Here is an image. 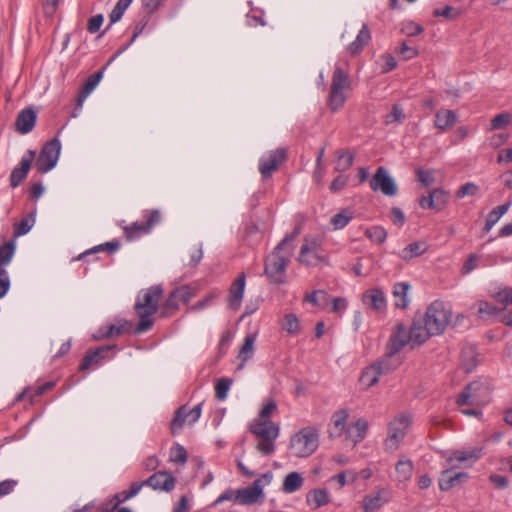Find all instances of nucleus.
Here are the masks:
<instances>
[{"label":"nucleus","mask_w":512,"mask_h":512,"mask_svg":"<svg viewBox=\"0 0 512 512\" xmlns=\"http://www.w3.org/2000/svg\"><path fill=\"white\" fill-rule=\"evenodd\" d=\"M298 234L299 229H295L290 234H287L265 259L264 273L271 283L283 284L285 282L286 269L292 255L290 244Z\"/></svg>","instance_id":"f257e3e1"},{"label":"nucleus","mask_w":512,"mask_h":512,"mask_svg":"<svg viewBox=\"0 0 512 512\" xmlns=\"http://www.w3.org/2000/svg\"><path fill=\"white\" fill-rule=\"evenodd\" d=\"M163 294L161 285H153L140 291L134 305L139 322L135 328L136 334L147 332L153 326L152 316L158 311V302Z\"/></svg>","instance_id":"f03ea898"},{"label":"nucleus","mask_w":512,"mask_h":512,"mask_svg":"<svg viewBox=\"0 0 512 512\" xmlns=\"http://www.w3.org/2000/svg\"><path fill=\"white\" fill-rule=\"evenodd\" d=\"M351 88L348 72L342 67L336 66L331 79V87L328 96V106L332 112L339 111L347 100L346 92Z\"/></svg>","instance_id":"7ed1b4c3"},{"label":"nucleus","mask_w":512,"mask_h":512,"mask_svg":"<svg viewBox=\"0 0 512 512\" xmlns=\"http://www.w3.org/2000/svg\"><path fill=\"white\" fill-rule=\"evenodd\" d=\"M351 88L348 72L342 67L336 66L331 79V87L328 96V106L332 112L339 111L347 100L346 92Z\"/></svg>","instance_id":"20e7f679"},{"label":"nucleus","mask_w":512,"mask_h":512,"mask_svg":"<svg viewBox=\"0 0 512 512\" xmlns=\"http://www.w3.org/2000/svg\"><path fill=\"white\" fill-rule=\"evenodd\" d=\"M451 309L442 301L432 302L426 309L424 322L434 336L442 334L451 320Z\"/></svg>","instance_id":"39448f33"},{"label":"nucleus","mask_w":512,"mask_h":512,"mask_svg":"<svg viewBox=\"0 0 512 512\" xmlns=\"http://www.w3.org/2000/svg\"><path fill=\"white\" fill-rule=\"evenodd\" d=\"M319 445V435L312 427L302 428L290 440L292 454L299 458L313 454Z\"/></svg>","instance_id":"423d86ee"},{"label":"nucleus","mask_w":512,"mask_h":512,"mask_svg":"<svg viewBox=\"0 0 512 512\" xmlns=\"http://www.w3.org/2000/svg\"><path fill=\"white\" fill-rule=\"evenodd\" d=\"M142 217L143 220L135 221L124 227L125 236L129 241L150 233L161 220V214L158 209L144 210Z\"/></svg>","instance_id":"0eeeda50"},{"label":"nucleus","mask_w":512,"mask_h":512,"mask_svg":"<svg viewBox=\"0 0 512 512\" xmlns=\"http://www.w3.org/2000/svg\"><path fill=\"white\" fill-rule=\"evenodd\" d=\"M490 401V390L486 383L473 381L469 383L457 397V404L485 405Z\"/></svg>","instance_id":"6e6552de"},{"label":"nucleus","mask_w":512,"mask_h":512,"mask_svg":"<svg viewBox=\"0 0 512 512\" xmlns=\"http://www.w3.org/2000/svg\"><path fill=\"white\" fill-rule=\"evenodd\" d=\"M298 261L305 266H316L319 263L328 264V258L323 254L322 241L318 237H305Z\"/></svg>","instance_id":"1a4fd4ad"},{"label":"nucleus","mask_w":512,"mask_h":512,"mask_svg":"<svg viewBox=\"0 0 512 512\" xmlns=\"http://www.w3.org/2000/svg\"><path fill=\"white\" fill-rule=\"evenodd\" d=\"M411 420L409 415L401 414L397 416L388 426V436L384 442L385 450L388 452L396 451L403 441Z\"/></svg>","instance_id":"9d476101"},{"label":"nucleus","mask_w":512,"mask_h":512,"mask_svg":"<svg viewBox=\"0 0 512 512\" xmlns=\"http://www.w3.org/2000/svg\"><path fill=\"white\" fill-rule=\"evenodd\" d=\"M60 151L61 143L57 137L48 141L36 159L35 167L37 171L44 174L52 170L58 162Z\"/></svg>","instance_id":"9b49d317"},{"label":"nucleus","mask_w":512,"mask_h":512,"mask_svg":"<svg viewBox=\"0 0 512 512\" xmlns=\"http://www.w3.org/2000/svg\"><path fill=\"white\" fill-rule=\"evenodd\" d=\"M35 224L34 214L23 217L18 223L14 224V239L2 244V267L9 264L15 249L16 238L27 234Z\"/></svg>","instance_id":"f8f14e48"},{"label":"nucleus","mask_w":512,"mask_h":512,"mask_svg":"<svg viewBox=\"0 0 512 512\" xmlns=\"http://www.w3.org/2000/svg\"><path fill=\"white\" fill-rule=\"evenodd\" d=\"M194 295L195 290L188 285L175 288L162 306V316H172L182 304H187Z\"/></svg>","instance_id":"ddd939ff"},{"label":"nucleus","mask_w":512,"mask_h":512,"mask_svg":"<svg viewBox=\"0 0 512 512\" xmlns=\"http://www.w3.org/2000/svg\"><path fill=\"white\" fill-rule=\"evenodd\" d=\"M370 188L373 191H381L385 196H395L398 188L388 170L380 166L370 180Z\"/></svg>","instance_id":"4468645a"},{"label":"nucleus","mask_w":512,"mask_h":512,"mask_svg":"<svg viewBox=\"0 0 512 512\" xmlns=\"http://www.w3.org/2000/svg\"><path fill=\"white\" fill-rule=\"evenodd\" d=\"M285 159L286 150L283 148H277L263 155L259 160V172L262 178H270L272 173L278 169Z\"/></svg>","instance_id":"2eb2a0df"},{"label":"nucleus","mask_w":512,"mask_h":512,"mask_svg":"<svg viewBox=\"0 0 512 512\" xmlns=\"http://www.w3.org/2000/svg\"><path fill=\"white\" fill-rule=\"evenodd\" d=\"M409 343H411V339L407 327L403 323H398L387 342L386 356H395Z\"/></svg>","instance_id":"dca6fc26"},{"label":"nucleus","mask_w":512,"mask_h":512,"mask_svg":"<svg viewBox=\"0 0 512 512\" xmlns=\"http://www.w3.org/2000/svg\"><path fill=\"white\" fill-rule=\"evenodd\" d=\"M202 402L189 409L186 405L179 407L175 416L171 421V431L173 434L177 433L183 427L185 422L194 424L198 421L202 412Z\"/></svg>","instance_id":"f3484780"},{"label":"nucleus","mask_w":512,"mask_h":512,"mask_svg":"<svg viewBox=\"0 0 512 512\" xmlns=\"http://www.w3.org/2000/svg\"><path fill=\"white\" fill-rule=\"evenodd\" d=\"M262 495V481L261 479H256L249 487L235 491V501L242 505H252L256 503Z\"/></svg>","instance_id":"a211bd4d"},{"label":"nucleus","mask_w":512,"mask_h":512,"mask_svg":"<svg viewBox=\"0 0 512 512\" xmlns=\"http://www.w3.org/2000/svg\"><path fill=\"white\" fill-rule=\"evenodd\" d=\"M35 156L36 152L34 150H28L21 158L19 165L12 170L10 175V184L13 188L19 186L27 177Z\"/></svg>","instance_id":"6ab92c4d"},{"label":"nucleus","mask_w":512,"mask_h":512,"mask_svg":"<svg viewBox=\"0 0 512 512\" xmlns=\"http://www.w3.org/2000/svg\"><path fill=\"white\" fill-rule=\"evenodd\" d=\"M153 490L171 492L175 488L176 478L167 471H158L145 480Z\"/></svg>","instance_id":"aec40b11"},{"label":"nucleus","mask_w":512,"mask_h":512,"mask_svg":"<svg viewBox=\"0 0 512 512\" xmlns=\"http://www.w3.org/2000/svg\"><path fill=\"white\" fill-rule=\"evenodd\" d=\"M116 349V345H104L96 348L95 350H89L84 356L80 366V371H85L91 367L97 366L102 360L107 359L109 352Z\"/></svg>","instance_id":"412c9836"},{"label":"nucleus","mask_w":512,"mask_h":512,"mask_svg":"<svg viewBox=\"0 0 512 512\" xmlns=\"http://www.w3.org/2000/svg\"><path fill=\"white\" fill-rule=\"evenodd\" d=\"M411 346L424 344L433 333H430L429 327L426 325L423 319H414L410 330H408Z\"/></svg>","instance_id":"4be33fe9"},{"label":"nucleus","mask_w":512,"mask_h":512,"mask_svg":"<svg viewBox=\"0 0 512 512\" xmlns=\"http://www.w3.org/2000/svg\"><path fill=\"white\" fill-rule=\"evenodd\" d=\"M250 431L259 438L276 439L279 436V427L271 420H256Z\"/></svg>","instance_id":"5701e85b"},{"label":"nucleus","mask_w":512,"mask_h":512,"mask_svg":"<svg viewBox=\"0 0 512 512\" xmlns=\"http://www.w3.org/2000/svg\"><path fill=\"white\" fill-rule=\"evenodd\" d=\"M246 284L245 273L242 272L238 275L229 289L228 304L232 309H238L242 303L244 290Z\"/></svg>","instance_id":"b1692460"},{"label":"nucleus","mask_w":512,"mask_h":512,"mask_svg":"<svg viewBox=\"0 0 512 512\" xmlns=\"http://www.w3.org/2000/svg\"><path fill=\"white\" fill-rule=\"evenodd\" d=\"M37 120L35 111L31 108L23 109L16 118V129L21 134H27L33 130Z\"/></svg>","instance_id":"393cba45"},{"label":"nucleus","mask_w":512,"mask_h":512,"mask_svg":"<svg viewBox=\"0 0 512 512\" xmlns=\"http://www.w3.org/2000/svg\"><path fill=\"white\" fill-rule=\"evenodd\" d=\"M468 477L469 475L466 472L452 473L451 470L447 469L441 473L439 478V488L442 491H449L453 487H456L466 481Z\"/></svg>","instance_id":"a878e982"},{"label":"nucleus","mask_w":512,"mask_h":512,"mask_svg":"<svg viewBox=\"0 0 512 512\" xmlns=\"http://www.w3.org/2000/svg\"><path fill=\"white\" fill-rule=\"evenodd\" d=\"M457 114L449 109H439L435 114L434 125L441 132L452 128L457 122Z\"/></svg>","instance_id":"bb28decb"},{"label":"nucleus","mask_w":512,"mask_h":512,"mask_svg":"<svg viewBox=\"0 0 512 512\" xmlns=\"http://www.w3.org/2000/svg\"><path fill=\"white\" fill-rule=\"evenodd\" d=\"M362 300L375 311L381 312L386 309V298L380 289L366 291L363 294Z\"/></svg>","instance_id":"cd10ccee"},{"label":"nucleus","mask_w":512,"mask_h":512,"mask_svg":"<svg viewBox=\"0 0 512 512\" xmlns=\"http://www.w3.org/2000/svg\"><path fill=\"white\" fill-rule=\"evenodd\" d=\"M367 430L368 422L360 418L347 427L346 436L352 441L353 446H355L365 438Z\"/></svg>","instance_id":"c85d7f7f"},{"label":"nucleus","mask_w":512,"mask_h":512,"mask_svg":"<svg viewBox=\"0 0 512 512\" xmlns=\"http://www.w3.org/2000/svg\"><path fill=\"white\" fill-rule=\"evenodd\" d=\"M370 40L371 32L368 28V25L364 23L359 33L357 34L355 40L348 45L347 51L351 55H357L364 49V47L369 43Z\"/></svg>","instance_id":"c756f323"},{"label":"nucleus","mask_w":512,"mask_h":512,"mask_svg":"<svg viewBox=\"0 0 512 512\" xmlns=\"http://www.w3.org/2000/svg\"><path fill=\"white\" fill-rule=\"evenodd\" d=\"M483 455V448L476 447L468 450H457L454 451L448 458V462L452 464L454 461L457 462H476Z\"/></svg>","instance_id":"7c9ffc66"},{"label":"nucleus","mask_w":512,"mask_h":512,"mask_svg":"<svg viewBox=\"0 0 512 512\" xmlns=\"http://www.w3.org/2000/svg\"><path fill=\"white\" fill-rule=\"evenodd\" d=\"M102 76H103V71H98L88 77L86 82L83 84V86L78 94V97H77V107L78 108H82L85 99L96 88V86L100 82Z\"/></svg>","instance_id":"2f4dec72"},{"label":"nucleus","mask_w":512,"mask_h":512,"mask_svg":"<svg viewBox=\"0 0 512 512\" xmlns=\"http://www.w3.org/2000/svg\"><path fill=\"white\" fill-rule=\"evenodd\" d=\"M348 412L346 410H338L332 415V427L329 429L330 437H339L346 432V423Z\"/></svg>","instance_id":"473e14b6"},{"label":"nucleus","mask_w":512,"mask_h":512,"mask_svg":"<svg viewBox=\"0 0 512 512\" xmlns=\"http://www.w3.org/2000/svg\"><path fill=\"white\" fill-rule=\"evenodd\" d=\"M384 372L385 371H382V367H381L380 363L373 364V365L367 367L362 372V375L360 377V382L362 385L369 388V387L375 385L379 381L380 376Z\"/></svg>","instance_id":"72a5a7b5"},{"label":"nucleus","mask_w":512,"mask_h":512,"mask_svg":"<svg viewBox=\"0 0 512 512\" xmlns=\"http://www.w3.org/2000/svg\"><path fill=\"white\" fill-rule=\"evenodd\" d=\"M255 340V334H248L244 338L243 344L241 345L238 354V358L241 360V363L237 369H242L245 363L253 357Z\"/></svg>","instance_id":"f704fd0d"},{"label":"nucleus","mask_w":512,"mask_h":512,"mask_svg":"<svg viewBox=\"0 0 512 512\" xmlns=\"http://www.w3.org/2000/svg\"><path fill=\"white\" fill-rule=\"evenodd\" d=\"M395 470L397 474V480L399 482L408 481L413 475V462L407 456L401 455L395 466Z\"/></svg>","instance_id":"c9c22d12"},{"label":"nucleus","mask_w":512,"mask_h":512,"mask_svg":"<svg viewBox=\"0 0 512 512\" xmlns=\"http://www.w3.org/2000/svg\"><path fill=\"white\" fill-rule=\"evenodd\" d=\"M304 483V478L299 472L293 471L288 473L282 483V491L291 494L298 491Z\"/></svg>","instance_id":"e433bc0d"},{"label":"nucleus","mask_w":512,"mask_h":512,"mask_svg":"<svg viewBox=\"0 0 512 512\" xmlns=\"http://www.w3.org/2000/svg\"><path fill=\"white\" fill-rule=\"evenodd\" d=\"M410 285L406 282L396 283L393 287V296L395 298V306L400 309H405L409 305L408 291Z\"/></svg>","instance_id":"4c0bfd02"},{"label":"nucleus","mask_w":512,"mask_h":512,"mask_svg":"<svg viewBox=\"0 0 512 512\" xmlns=\"http://www.w3.org/2000/svg\"><path fill=\"white\" fill-rule=\"evenodd\" d=\"M308 505L314 504L313 508L318 509L330 502L329 492L326 489H314L306 496Z\"/></svg>","instance_id":"58836bf2"},{"label":"nucleus","mask_w":512,"mask_h":512,"mask_svg":"<svg viewBox=\"0 0 512 512\" xmlns=\"http://www.w3.org/2000/svg\"><path fill=\"white\" fill-rule=\"evenodd\" d=\"M426 250L427 245L425 242H412L399 253V257L405 261H409L414 257L423 255Z\"/></svg>","instance_id":"ea45409f"},{"label":"nucleus","mask_w":512,"mask_h":512,"mask_svg":"<svg viewBox=\"0 0 512 512\" xmlns=\"http://www.w3.org/2000/svg\"><path fill=\"white\" fill-rule=\"evenodd\" d=\"M387 494L384 489L379 490L375 494L366 495L363 499V507L368 509H379L384 503L388 502L389 498L382 499V495Z\"/></svg>","instance_id":"a19ab883"},{"label":"nucleus","mask_w":512,"mask_h":512,"mask_svg":"<svg viewBox=\"0 0 512 512\" xmlns=\"http://www.w3.org/2000/svg\"><path fill=\"white\" fill-rule=\"evenodd\" d=\"M54 386L53 382H46L37 387H28L22 393H20L17 399L28 397L31 402H34L37 397H40L44 392L51 389Z\"/></svg>","instance_id":"79ce46f5"},{"label":"nucleus","mask_w":512,"mask_h":512,"mask_svg":"<svg viewBox=\"0 0 512 512\" xmlns=\"http://www.w3.org/2000/svg\"><path fill=\"white\" fill-rule=\"evenodd\" d=\"M354 162V154L348 150H339L337 151V161L335 170L339 172H344L348 170Z\"/></svg>","instance_id":"37998d69"},{"label":"nucleus","mask_w":512,"mask_h":512,"mask_svg":"<svg viewBox=\"0 0 512 512\" xmlns=\"http://www.w3.org/2000/svg\"><path fill=\"white\" fill-rule=\"evenodd\" d=\"M430 195L434 202V210L441 211L447 205L449 200V193L444 189H433L430 192Z\"/></svg>","instance_id":"c03bdc74"},{"label":"nucleus","mask_w":512,"mask_h":512,"mask_svg":"<svg viewBox=\"0 0 512 512\" xmlns=\"http://www.w3.org/2000/svg\"><path fill=\"white\" fill-rule=\"evenodd\" d=\"M132 2L133 0H118L113 10L109 14L110 26L122 18L124 12Z\"/></svg>","instance_id":"a18cd8bd"},{"label":"nucleus","mask_w":512,"mask_h":512,"mask_svg":"<svg viewBox=\"0 0 512 512\" xmlns=\"http://www.w3.org/2000/svg\"><path fill=\"white\" fill-rule=\"evenodd\" d=\"M119 248H120L119 241H117V240L109 241V242L97 245V246L91 248L90 250H87L86 252H84L83 254H81L79 256V259H82L83 257H85L87 255L94 254V253L100 252V251H107L108 253H114Z\"/></svg>","instance_id":"49530a36"},{"label":"nucleus","mask_w":512,"mask_h":512,"mask_svg":"<svg viewBox=\"0 0 512 512\" xmlns=\"http://www.w3.org/2000/svg\"><path fill=\"white\" fill-rule=\"evenodd\" d=\"M353 213L349 210H343L340 213L335 214L330 223L333 225L334 229H343L348 223L352 220Z\"/></svg>","instance_id":"de8ad7c7"},{"label":"nucleus","mask_w":512,"mask_h":512,"mask_svg":"<svg viewBox=\"0 0 512 512\" xmlns=\"http://www.w3.org/2000/svg\"><path fill=\"white\" fill-rule=\"evenodd\" d=\"M231 378H220L215 385V397L219 401H224L227 398L228 391L232 385Z\"/></svg>","instance_id":"09e8293b"},{"label":"nucleus","mask_w":512,"mask_h":512,"mask_svg":"<svg viewBox=\"0 0 512 512\" xmlns=\"http://www.w3.org/2000/svg\"><path fill=\"white\" fill-rule=\"evenodd\" d=\"M131 323L128 321H123L119 325L112 324L109 325L105 332L101 334L104 338H109L112 336H119L129 331L131 328Z\"/></svg>","instance_id":"8fccbe9b"},{"label":"nucleus","mask_w":512,"mask_h":512,"mask_svg":"<svg viewBox=\"0 0 512 512\" xmlns=\"http://www.w3.org/2000/svg\"><path fill=\"white\" fill-rule=\"evenodd\" d=\"M187 451L180 445L176 444L170 449L169 460L176 464H185L187 462Z\"/></svg>","instance_id":"3c124183"},{"label":"nucleus","mask_w":512,"mask_h":512,"mask_svg":"<svg viewBox=\"0 0 512 512\" xmlns=\"http://www.w3.org/2000/svg\"><path fill=\"white\" fill-rule=\"evenodd\" d=\"M282 329L292 335L298 334L300 332V322L297 316L291 313L285 315Z\"/></svg>","instance_id":"603ef678"},{"label":"nucleus","mask_w":512,"mask_h":512,"mask_svg":"<svg viewBox=\"0 0 512 512\" xmlns=\"http://www.w3.org/2000/svg\"><path fill=\"white\" fill-rule=\"evenodd\" d=\"M150 21V14L143 16L139 22L136 24L133 36L130 40V42L123 47L121 50L118 51V53L113 57L115 59L119 54H121L124 50H126L135 40L136 38L144 31L146 26L148 25Z\"/></svg>","instance_id":"864d4df0"},{"label":"nucleus","mask_w":512,"mask_h":512,"mask_svg":"<svg viewBox=\"0 0 512 512\" xmlns=\"http://www.w3.org/2000/svg\"><path fill=\"white\" fill-rule=\"evenodd\" d=\"M404 119L405 113L403 108L399 104H394L391 113L385 116V124L402 123Z\"/></svg>","instance_id":"5fc2aeb1"},{"label":"nucleus","mask_w":512,"mask_h":512,"mask_svg":"<svg viewBox=\"0 0 512 512\" xmlns=\"http://www.w3.org/2000/svg\"><path fill=\"white\" fill-rule=\"evenodd\" d=\"M512 122V116L508 112L497 114L491 120V129L498 130L506 128Z\"/></svg>","instance_id":"6e6d98bb"},{"label":"nucleus","mask_w":512,"mask_h":512,"mask_svg":"<svg viewBox=\"0 0 512 512\" xmlns=\"http://www.w3.org/2000/svg\"><path fill=\"white\" fill-rule=\"evenodd\" d=\"M367 237L375 243H383L387 238V232L380 226H374L366 230Z\"/></svg>","instance_id":"4d7b16f0"},{"label":"nucleus","mask_w":512,"mask_h":512,"mask_svg":"<svg viewBox=\"0 0 512 512\" xmlns=\"http://www.w3.org/2000/svg\"><path fill=\"white\" fill-rule=\"evenodd\" d=\"M433 14L436 17H444L447 19H456L460 16L461 11L452 6L446 5L443 9H435Z\"/></svg>","instance_id":"13d9d810"},{"label":"nucleus","mask_w":512,"mask_h":512,"mask_svg":"<svg viewBox=\"0 0 512 512\" xmlns=\"http://www.w3.org/2000/svg\"><path fill=\"white\" fill-rule=\"evenodd\" d=\"M276 439L261 438L257 444V450L263 455H271L275 451L274 441Z\"/></svg>","instance_id":"bf43d9fd"},{"label":"nucleus","mask_w":512,"mask_h":512,"mask_svg":"<svg viewBox=\"0 0 512 512\" xmlns=\"http://www.w3.org/2000/svg\"><path fill=\"white\" fill-rule=\"evenodd\" d=\"M493 297L498 303L504 306L512 305V288H504L496 292Z\"/></svg>","instance_id":"052dcab7"},{"label":"nucleus","mask_w":512,"mask_h":512,"mask_svg":"<svg viewBox=\"0 0 512 512\" xmlns=\"http://www.w3.org/2000/svg\"><path fill=\"white\" fill-rule=\"evenodd\" d=\"M501 312L500 309L486 301L478 302V313L480 315L495 316Z\"/></svg>","instance_id":"680f3d73"},{"label":"nucleus","mask_w":512,"mask_h":512,"mask_svg":"<svg viewBox=\"0 0 512 512\" xmlns=\"http://www.w3.org/2000/svg\"><path fill=\"white\" fill-rule=\"evenodd\" d=\"M478 186L472 182H468L464 185H462L458 191H457V197L458 198H464L465 196H473L478 191Z\"/></svg>","instance_id":"e2e57ef3"},{"label":"nucleus","mask_w":512,"mask_h":512,"mask_svg":"<svg viewBox=\"0 0 512 512\" xmlns=\"http://www.w3.org/2000/svg\"><path fill=\"white\" fill-rule=\"evenodd\" d=\"M423 27L419 24H416L412 21H409V22H406L404 25H403V28H402V31L407 35V36H410V37H413V36H416V35H419L423 32Z\"/></svg>","instance_id":"0e129e2a"},{"label":"nucleus","mask_w":512,"mask_h":512,"mask_svg":"<svg viewBox=\"0 0 512 512\" xmlns=\"http://www.w3.org/2000/svg\"><path fill=\"white\" fill-rule=\"evenodd\" d=\"M417 176H418L419 181L425 187L432 185L435 181L433 171H431V170L419 169L417 171Z\"/></svg>","instance_id":"69168bd1"},{"label":"nucleus","mask_w":512,"mask_h":512,"mask_svg":"<svg viewBox=\"0 0 512 512\" xmlns=\"http://www.w3.org/2000/svg\"><path fill=\"white\" fill-rule=\"evenodd\" d=\"M104 21L102 14L92 16L88 21L87 29L90 33L94 34L99 31Z\"/></svg>","instance_id":"338daca9"},{"label":"nucleus","mask_w":512,"mask_h":512,"mask_svg":"<svg viewBox=\"0 0 512 512\" xmlns=\"http://www.w3.org/2000/svg\"><path fill=\"white\" fill-rule=\"evenodd\" d=\"M478 255L470 254L468 259L465 261L462 267V274L466 275L472 272L474 269L478 267Z\"/></svg>","instance_id":"774afa93"}]
</instances>
